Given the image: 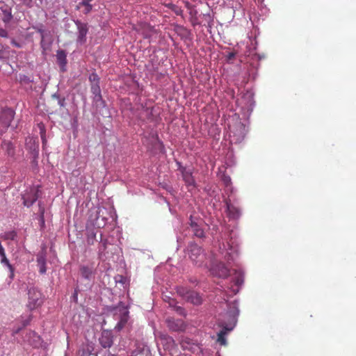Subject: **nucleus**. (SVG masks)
I'll use <instances>...</instances> for the list:
<instances>
[{"instance_id":"nucleus-1","label":"nucleus","mask_w":356,"mask_h":356,"mask_svg":"<svg viewBox=\"0 0 356 356\" xmlns=\"http://www.w3.org/2000/svg\"><path fill=\"white\" fill-rule=\"evenodd\" d=\"M29 300L27 307L30 310L35 309L42 304V295L37 289L32 287L29 289Z\"/></svg>"},{"instance_id":"nucleus-2","label":"nucleus","mask_w":356,"mask_h":356,"mask_svg":"<svg viewBox=\"0 0 356 356\" xmlns=\"http://www.w3.org/2000/svg\"><path fill=\"white\" fill-rule=\"evenodd\" d=\"M189 257L195 264L201 265V262L204 258L201 248L195 244L191 245L190 246Z\"/></svg>"},{"instance_id":"nucleus-3","label":"nucleus","mask_w":356,"mask_h":356,"mask_svg":"<svg viewBox=\"0 0 356 356\" xmlns=\"http://www.w3.org/2000/svg\"><path fill=\"white\" fill-rule=\"evenodd\" d=\"M99 342L101 346L104 348H109L113 343V335L111 331L104 330L102 331Z\"/></svg>"},{"instance_id":"nucleus-4","label":"nucleus","mask_w":356,"mask_h":356,"mask_svg":"<svg viewBox=\"0 0 356 356\" xmlns=\"http://www.w3.org/2000/svg\"><path fill=\"white\" fill-rule=\"evenodd\" d=\"M15 112L11 108H6L1 111L0 123L4 128H8L13 120Z\"/></svg>"},{"instance_id":"nucleus-5","label":"nucleus","mask_w":356,"mask_h":356,"mask_svg":"<svg viewBox=\"0 0 356 356\" xmlns=\"http://www.w3.org/2000/svg\"><path fill=\"white\" fill-rule=\"evenodd\" d=\"M167 326L172 332L183 331L186 328L184 321L181 319L168 318L166 319Z\"/></svg>"},{"instance_id":"nucleus-6","label":"nucleus","mask_w":356,"mask_h":356,"mask_svg":"<svg viewBox=\"0 0 356 356\" xmlns=\"http://www.w3.org/2000/svg\"><path fill=\"white\" fill-rule=\"evenodd\" d=\"M211 273L218 277L226 278L229 275V270L223 263L220 262L211 268Z\"/></svg>"},{"instance_id":"nucleus-7","label":"nucleus","mask_w":356,"mask_h":356,"mask_svg":"<svg viewBox=\"0 0 356 356\" xmlns=\"http://www.w3.org/2000/svg\"><path fill=\"white\" fill-rule=\"evenodd\" d=\"M78 29L77 42L83 44L86 41V35L88 31L87 24L83 23L79 20L75 22Z\"/></svg>"},{"instance_id":"nucleus-8","label":"nucleus","mask_w":356,"mask_h":356,"mask_svg":"<svg viewBox=\"0 0 356 356\" xmlns=\"http://www.w3.org/2000/svg\"><path fill=\"white\" fill-rule=\"evenodd\" d=\"M179 169L180 170L182 175L183 180L188 186H195V179L192 175V172L186 170V168L182 166L179 162H177Z\"/></svg>"},{"instance_id":"nucleus-9","label":"nucleus","mask_w":356,"mask_h":356,"mask_svg":"<svg viewBox=\"0 0 356 356\" xmlns=\"http://www.w3.org/2000/svg\"><path fill=\"white\" fill-rule=\"evenodd\" d=\"M22 199L24 205L29 207L38 200L37 192L34 189H31L30 192L23 195Z\"/></svg>"},{"instance_id":"nucleus-10","label":"nucleus","mask_w":356,"mask_h":356,"mask_svg":"<svg viewBox=\"0 0 356 356\" xmlns=\"http://www.w3.org/2000/svg\"><path fill=\"white\" fill-rule=\"evenodd\" d=\"M185 300L193 305H197L202 303V298L198 293L193 291H190V292H188V294H186V299Z\"/></svg>"},{"instance_id":"nucleus-11","label":"nucleus","mask_w":356,"mask_h":356,"mask_svg":"<svg viewBox=\"0 0 356 356\" xmlns=\"http://www.w3.org/2000/svg\"><path fill=\"white\" fill-rule=\"evenodd\" d=\"M80 273L83 278L86 280H91L92 275H94L93 266H81L80 267Z\"/></svg>"},{"instance_id":"nucleus-12","label":"nucleus","mask_w":356,"mask_h":356,"mask_svg":"<svg viewBox=\"0 0 356 356\" xmlns=\"http://www.w3.org/2000/svg\"><path fill=\"white\" fill-rule=\"evenodd\" d=\"M94 350L93 344L91 343H83L80 348L78 355L79 356H89Z\"/></svg>"},{"instance_id":"nucleus-13","label":"nucleus","mask_w":356,"mask_h":356,"mask_svg":"<svg viewBox=\"0 0 356 356\" xmlns=\"http://www.w3.org/2000/svg\"><path fill=\"white\" fill-rule=\"evenodd\" d=\"M227 211L229 216L232 218H237L240 216V210L232 204L229 202H226Z\"/></svg>"},{"instance_id":"nucleus-14","label":"nucleus","mask_w":356,"mask_h":356,"mask_svg":"<svg viewBox=\"0 0 356 356\" xmlns=\"http://www.w3.org/2000/svg\"><path fill=\"white\" fill-rule=\"evenodd\" d=\"M232 328H227V327H224L222 330L219 332L218 334V342L222 346H225L227 343V341L225 339V335L227 334L229 331H230Z\"/></svg>"},{"instance_id":"nucleus-15","label":"nucleus","mask_w":356,"mask_h":356,"mask_svg":"<svg viewBox=\"0 0 356 356\" xmlns=\"http://www.w3.org/2000/svg\"><path fill=\"white\" fill-rule=\"evenodd\" d=\"M101 209H98L94 225L97 228H103L106 224V218L100 216Z\"/></svg>"},{"instance_id":"nucleus-16","label":"nucleus","mask_w":356,"mask_h":356,"mask_svg":"<svg viewBox=\"0 0 356 356\" xmlns=\"http://www.w3.org/2000/svg\"><path fill=\"white\" fill-rule=\"evenodd\" d=\"M91 92L94 95V101L97 102L102 100L101 89L98 84L91 85Z\"/></svg>"},{"instance_id":"nucleus-17","label":"nucleus","mask_w":356,"mask_h":356,"mask_svg":"<svg viewBox=\"0 0 356 356\" xmlns=\"http://www.w3.org/2000/svg\"><path fill=\"white\" fill-rule=\"evenodd\" d=\"M128 314H129V312L127 311V309L124 308L122 309V313L120 316V320L116 325V327L118 330H121L125 325V324L127 323L128 317H129Z\"/></svg>"},{"instance_id":"nucleus-18","label":"nucleus","mask_w":356,"mask_h":356,"mask_svg":"<svg viewBox=\"0 0 356 356\" xmlns=\"http://www.w3.org/2000/svg\"><path fill=\"white\" fill-rule=\"evenodd\" d=\"M0 256L1 257V264L6 266L8 268V269L11 273L10 277H13L14 268H13V266L10 264L8 259L6 258L4 249L3 250L2 253L0 252Z\"/></svg>"},{"instance_id":"nucleus-19","label":"nucleus","mask_w":356,"mask_h":356,"mask_svg":"<svg viewBox=\"0 0 356 356\" xmlns=\"http://www.w3.org/2000/svg\"><path fill=\"white\" fill-rule=\"evenodd\" d=\"M92 0H81L79 3L78 8H80L81 6L84 7L83 13L88 14L92 10V5L90 3Z\"/></svg>"},{"instance_id":"nucleus-20","label":"nucleus","mask_w":356,"mask_h":356,"mask_svg":"<svg viewBox=\"0 0 356 356\" xmlns=\"http://www.w3.org/2000/svg\"><path fill=\"white\" fill-rule=\"evenodd\" d=\"M3 21L6 23L9 22L13 18V15L10 8H6L5 10H3Z\"/></svg>"},{"instance_id":"nucleus-21","label":"nucleus","mask_w":356,"mask_h":356,"mask_svg":"<svg viewBox=\"0 0 356 356\" xmlns=\"http://www.w3.org/2000/svg\"><path fill=\"white\" fill-rule=\"evenodd\" d=\"M4 148L6 149L8 156H13L15 154L14 147L10 142L5 143L3 144Z\"/></svg>"},{"instance_id":"nucleus-22","label":"nucleus","mask_w":356,"mask_h":356,"mask_svg":"<svg viewBox=\"0 0 356 356\" xmlns=\"http://www.w3.org/2000/svg\"><path fill=\"white\" fill-rule=\"evenodd\" d=\"M234 282L235 285L241 286L243 283V275L241 273H236Z\"/></svg>"},{"instance_id":"nucleus-23","label":"nucleus","mask_w":356,"mask_h":356,"mask_svg":"<svg viewBox=\"0 0 356 356\" xmlns=\"http://www.w3.org/2000/svg\"><path fill=\"white\" fill-rule=\"evenodd\" d=\"M89 81H90L91 85L95 84V83L96 84L99 83V78L96 73H92L91 74H90Z\"/></svg>"},{"instance_id":"nucleus-24","label":"nucleus","mask_w":356,"mask_h":356,"mask_svg":"<svg viewBox=\"0 0 356 356\" xmlns=\"http://www.w3.org/2000/svg\"><path fill=\"white\" fill-rule=\"evenodd\" d=\"M57 58L60 63H66V55L63 51H60L58 52Z\"/></svg>"},{"instance_id":"nucleus-25","label":"nucleus","mask_w":356,"mask_h":356,"mask_svg":"<svg viewBox=\"0 0 356 356\" xmlns=\"http://www.w3.org/2000/svg\"><path fill=\"white\" fill-rule=\"evenodd\" d=\"M38 261L39 264H40V270H39L40 273L42 274L46 272L44 259L43 258H38Z\"/></svg>"},{"instance_id":"nucleus-26","label":"nucleus","mask_w":356,"mask_h":356,"mask_svg":"<svg viewBox=\"0 0 356 356\" xmlns=\"http://www.w3.org/2000/svg\"><path fill=\"white\" fill-rule=\"evenodd\" d=\"M193 231L194 234L199 238H202L204 236L203 229H201L199 226H197V228L193 229Z\"/></svg>"},{"instance_id":"nucleus-27","label":"nucleus","mask_w":356,"mask_h":356,"mask_svg":"<svg viewBox=\"0 0 356 356\" xmlns=\"http://www.w3.org/2000/svg\"><path fill=\"white\" fill-rule=\"evenodd\" d=\"M17 236V233L15 231L6 232L5 234V239L15 240Z\"/></svg>"},{"instance_id":"nucleus-28","label":"nucleus","mask_w":356,"mask_h":356,"mask_svg":"<svg viewBox=\"0 0 356 356\" xmlns=\"http://www.w3.org/2000/svg\"><path fill=\"white\" fill-rule=\"evenodd\" d=\"M188 292H190V291L187 290L185 288L179 287L177 289V293L184 298V300L186 299V294H188Z\"/></svg>"},{"instance_id":"nucleus-29","label":"nucleus","mask_w":356,"mask_h":356,"mask_svg":"<svg viewBox=\"0 0 356 356\" xmlns=\"http://www.w3.org/2000/svg\"><path fill=\"white\" fill-rule=\"evenodd\" d=\"M5 57V47L0 44V59H2Z\"/></svg>"},{"instance_id":"nucleus-30","label":"nucleus","mask_w":356,"mask_h":356,"mask_svg":"<svg viewBox=\"0 0 356 356\" xmlns=\"http://www.w3.org/2000/svg\"><path fill=\"white\" fill-rule=\"evenodd\" d=\"M8 35V32L6 29L0 28V37L7 38Z\"/></svg>"},{"instance_id":"nucleus-31","label":"nucleus","mask_w":356,"mask_h":356,"mask_svg":"<svg viewBox=\"0 0 356 356\" xmlns=\"http://www.w3.org/2000/svg\"><path fill=\"white\" fill-rule=\"evenodd\" d=\"M11 43L16 47L20 48L22 47V45L17 42H16L14 39L11 40Z\"/></svg>"},{"instance_id":"nucleus-32","label":"nucleus","mask_w":356,"mask_h":356,"mask_svg":"<svg viewBox=\"0 0 356 356\" xmlns=\"http://www.w3.org/2000/svg\"><path fill=\"white\" fill-rule=\"evenodd\" d=\"M177 311L179 312V314L181 315H185V311L183 308L180 307H178L177 308Z\"/></svg>"},{"instance_id":"nucleus-33","label":"nucleus","mask_w":356,"mask_h":356,"mask_svg":"<svg viewBox=\"0 0 356 356\" xmlns=\"http://www.w3.org/2000/svg\"><path fill=\"white\" fill-rule=\"evenodd\" d=\"M234 57H235V53H234V52L229 53V54L227 56V58L229 60L233 59Z\"/></svg>"},{"instance_id":"nucleus-34","label":"nucleus","mask_w":356,"mask_h":356,"mask_svg":"<svg viewBox=\"0 0 356 356\" xmlns=\"http://www.w3.org/2000/svg\"><path fill=\"white\" fill-rule=\"evenodd\" d=\"M58 104H59L60 106H64V104H65V99H59V101H58Z\"/></svg>"},{"instance_id":"nucleus-35","label":"nucleus","mask_w":356,"mask_h":356,"mask_svg":"<svg viewBox=\"0 0 356 356\" xmlns=\"http://www.w3.org/2000/svg\"><path fill=\"white\" fill-rule=\"evenodd\" d=\"M191 226L192 229H194V228H197L198 225L196 222L191 221Z\"/></svg>"},{"instance_id":"nucleus-36","label":"nucleus","mask_w":356,"mask_h":356,"mask_svg":"<svg viewBox=\"0 0 356 356\" xmlns=\"http://www.w3.org/2000/svg\"><path fill=\"white\" fill-rule=\"evenodd\" d=\"M102 245H103V247H104V250L106 249V241H104L102 242Z\"/></svg>"},{"instance_id":"nucleus-37","label":"nucleus","mask_w":356,"mask_h":356,"mask_svg":"<svg viewBox=\"0 0 356 356\" xmlns=\"http://www.w3.org/2000/svg\"><path fill=\"white\" fill-rule=\"evenodd\" d=\"M73 298H74L75 300H76V299H77V291H74V295H73Z\"/></svg>"},{"instance_id":"nucleus-38","label":"nucleus","mask_w":356,"mask_h":356,"mask_svg":"<svg viewBox=\"0 0 356 356\" xmlns=\"http://www.w3.org/2000/svg\"><path fill=\"white\" fill-rule=\"evenodd\" d=\"M40 130H41V132L43 131L44 129V124H40Z\"/></svg>"},{"instance_id":"nucleus-39","label":"nucleus","mask_w":356,"mask_h":356,"mask_svg":"<svg viewBox=\"0 0 356 356\" xmlns=\"http://www.w3.org/2000/svg\"><path fill=\"white\" fill-rule=\"evenodd\" d=\"M181 346H182L183 348H186V347H185V346H184L183 342H181Z\"/></svg>"},{"instance_id":"nucleus-40","label":"nucleus","mask_w":356,"mask_h":356,"mask_svg":"<svg viewBox=\"0 0 356 356\" xmlns=\"http://www.w3.org/2000/svg\"><path fill=\"white\" fill-rule=\"evenodd\" d=\"M95 234H93L92 238H95Z\"/></svg>"}]
</instances>
